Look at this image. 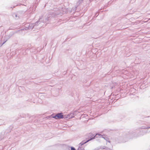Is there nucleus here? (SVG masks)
<instances>
[{
  "instance_id": "nucleus-1",
  "label": "nucleus",
  "mask_w": 150,
  "mask_h": 150,
  "mask_svg": "<svg viewBox=\"0 0 150 150\" xmlns=\"http://www.w3.org/2000/svg\"><path fill=\"white\" fill-rule=\"evenodd\" d=\"M60 13L61 11L59 9L57 8H54L52 12H51L45 18H41V19L40 20V22L43 23H46V24H48L50 22L51 17H55Z\"/></svg>"
},
{
  "instance_id": "nucleus-2",
  "label": "nucleus",
  "mask_w": 150,
  "mask_h": 150,
  "mask_svg": "<svg viewBox=\"0 0 150 150\" xmlns=\"http://www.w3.org/2000/svg\"><path fill=\"white\" fill-rule=\"evenodd\" d=\"M144 132L142 129H137L134 131H130L127 134V137L130 139L137 137L143 136Z\"/></svg>"
},
{
  "instance_id": "nucleus-3",
  "label": "nucleus",
  "mask_w": 150,
  "mask_h": 150,
  "mask_svg": "<svg viewBox=\"0 0 150 150\" xmlns=\"http://www.w3.org/2000/svg\"><path fill=\"white\" fill-rule=\"evenodd\" d=\"M98 137L103 138L106 141L108 142L109 143H110V142L109 140V139L105 135H101L99 133H97L93 137L87 140L86 141H85V140H83V141L80 144L81 145H83L89 141L93 139H94L95 137L98 138Z\"/></svg>"
},
{
  "instance_id": "nucleus-4",
  "label": "nucleus",
  "mask_w": 150,
  "mask_h": 150,
  "mask_svg": "<svg viewBox=\"0 0 150 150\" xmlns=\"http://www.w3.org/2000/svg\"><path fill=\"white\" fill-rule=\"evenodd\" d=\"M52 117L56 119H63V114L62 112L57 113L55 115L53 116Z\"/></svg>"
},
{
  "instance_id": "nucleus-5",
  "label": "nucleus",
  "mask_w": 150,
  "mask_h": 150,
  "mask_svg": "<svg viewBox=\"0 0 150 150\" xmlns=\"http://www.w3.org/2000/svg\"><path fill=\"white\" fill-rule=\"evenodd\" d=\"M31 23L29 24V23H27L25 25V28L21 29L19 30L20 31H23L24 30H27L28 29H32L33 28L31 25Z\"/></svg>"
},
{
  "instance_id": "nucleus-6",
  "label": "nucleus",
  "mask_w": 150,
  "mask_h": 150,
  "mask_svg": "<svg viewBox=\"0 0 150 150\" xmlns=\"http://www.w3.org/2000/svg\"><path fill=\"white\" fill-rule=\"evenodd\" d=\"M41 19V18H40L39 20L35 23H31V25L33 28H35L40 23V20Z\"/></svg>"
},
{
  "instance_id": "nucleus-7",
  "label": "nucleus",
  "mask_w": 150,
  "mask_h": 150,
  "mask_svg": "<svg viewBox=\"0 0 150 150\" xmlns=\"http://www.w3.org/2000/svg\"><path fill=\"white\" fill-rule=\"evenodd\" d=\"M13 128V125H11L9 127L8 129H7L4 132V134L5 133H8L11 132V130Z\"/></svg>"
},
{
  "instance_id": "nucleus-8",
  "label": "nucleus",
  "mask_w": 150,
  "mask_h": 150,
  "mask_svg": "<svg viewBox=\"0 0 150 150\" xmlns=\"http://www.w3.org/2000/svg\"><path fill=\"white\" fill-rule=\"evenodd\" d=\"M83 0H78V1L76 3L77 6L76 7V8L77 7L80 5V4L83 2Z\"/></svg>"
},
{
  "instance_id": "nucleus-9",
  "label": "nucleus",
  "mask_w": 150,
  "mask_h": 150,
  "mask_svg": "<svg viewBox=\"0 0 150 150\" xmlns=\"http://www.w3.org/2000/svg\"><path fill=\"white\" fill-rule=\"evenodd\" d=\"M95 136V135H94V134H92L91 133H90L88 134V137L89 138H90V139L91 138ZM89 139H90V138H89ZM88 139H87V138H86V140H85V141H86V140H88Z\"/></svg>"
},
{
  "instance_id": "nucleus-10",
  "label": "nucleus",
  "mask_w": 150,
  "mask_h": 150,
  "mask_svg": "<svg viewBox=\"0 0 150 150\" xmlns=\"http://www.w3.org/2000/svg\"><path fill=\"white\" fill-rule=\"evenodd\" d=\"M82 142H81L79 144V146L78 148L77 149V150H83L84 149L81 146L82 145H81L80 144Z\"/></svg>"
},
{
  "instance_id": "nucleus-11",
  "label": "nucleus",
  "mask_w": 150,
  "mask_h": 150,
  "mask_svg": "<svg viewBox=\"0 0 150 150\" xmlns=\"http://www.w3.org/2000/svg\"><path fill=\"white\" fill-rule=\"evenodd\" d=\"M22 53L23 55H25L26 54V49H23L22 50Z\"/></svg>"
},
{
  "instance_id": "nucleus-12",
  "label": "nucleus",
  "mask_w": 150,
  "mask_h": 150,
  "mask_svg": "<svg viewBox=\"0 0 150 150\" xmlns=\"http://www.w3.org/2000/svg\"><path fill=\"white\" fill-rule=\"evenodd\" d=\"M1 135H0V141L2 139H3L4 137V136L2 135L3 132H1Z\"/></svg>"
},
{
  "instance_id": "nucleus-13",
  "label": "nucleus",
  "mask_w": 150,
  "mask_h": 150,
  "mask_svg": "<svg viewBox=\"0 0 150 150\" xmlns=\"http://www.w3.org/2000/svg\"><path fill=\"white\" fill-rule=\"evenodd\" d=\"M72 114V113H70L69 114L67 115L66 116H67L68 118H69V119L71 118H72V117H71L70 116H69V115H71Z\"/></svg>"
},
{
  "instance_id": "nucleus-14",
  "label": "nucleus",
  "mask_w": 150,
  "mask_h": 150,
  "mask_svg": "<svg viewBox=\"0 0 150 150\" xmlns=\"http://www.w3.org/2000/svg\"><path fill=\"white\" fill-rule=\"evenodd\" d=\"M4 120H0V125H2L4 123Z\"/></svg>"
},
{
  "instance_id": "nucleus-15",
  "label": "nucleus",
  "mask_w": 150,
  "mask_h": 150,
  "mask_svg": "<svg viewBox=\"0 0 150 150\" xmlns=\"http://www.w3.org/2000/svg\"><path fill=\"white\" fill-rule=\"evenodd\" d=\"M150 128V126H148L147 127H142V129H149Z\"/></svg>"
},
{
  "instance_id": "nucleus-16",
  "label": "nucleus",
  "mask_w": 150,
  "mask_h": 150,
  "mask_svg": "<svg viewBox=\"0 0 150 150\" xmlns=\"http://www.w3.org/2000/svg\"><path fill=\"white\" fill-rule=\"evenodd\" d=\"M63 119L64 118H68V117H67V116H66V115H63Z\"/></svg>"
},
{
  "instance_id": "nucleus-17",
  "label": "nucleus",
  "mask_w": 150,
  "mask_h": 150,
  "mask_svg": "<svg viewBox=\"0 0 150 150\" xmlns=\"http://www.w3.org/2000/svg\"><path fill=\"white\" fill-rule=\"evenodd\" d=\"M71 150H76V149L73 146L71 147Z\"/></svg>"
},
{
  "instance_id": "nucleus-18",
  "label": "nucleus",
  "mask_w": 150,
  "mask_h": 150,
  "mask_svg": "<svg viewBox=\"0 0 150 150\" xmlns=\"http://www.w3.org/2000/svg\"><path fill=\"white\" fill-rule=\"evenodd\" d=\"M15 16L16 18H17V17H18V18H16L17 19H18L19 18V16H18L16 14H15Z\"/></svg>"
},
{
  "instance_id": "nucleus-19",
  "label": "nucleus",
  "mask_w": 150,
  "mask_h": 150,
  "mask_svg": "<svg viewBox=\"0 0 150 150\" xmlns=\"http://www.w3.org/2000/svg\"><path fill=\"white\" fill-rule=\"evenodd\" d=\"M108 148L107 147H106V146H104V147L103 148V149H108Z\"/></svg>"
},
{
  "instance_id": "nucleus-20",
  "label": "nucleus",
  "mask_w": 150,
  "mask_h": 150,
  "mask_svg": "<svg viewBox=\"0 0 150 150\" xmlns=\"http://www.w3.org/2000/svg\"><path fill=\"white\" fill-rule=\"evenodd\" d=\"M69 116H70L71 117H72V118L74 117V116H73V114H72L71 115H70Z\"/></svg>"
},
{
  "instance_id": "nucleus-21",
  "label": "nucleus",
  "mask_w": 150,
  "mask_h": 150,
  "mask_svg": "<svg viewBox=\"0 0 150 150\" xmlns=\"http://www.w3.org/2000/svg\"><path fill=\"white\" fill-rule=\"evenodd\" d=\"M7 41V40H6L4 42H3L2 43L1 45H3Z\"/></svg>"
},
{
  "instance_id": "nucleus-22",
  "label": "nucleus",
  "mask_w": 150,
  "mask_h": 150,
  "mask_svg": "<svg viewBox=\"0 0 150 150\" xmlns=\"http://www.w3.org/2000/svg\"><path fill=\"white\" fill-rule=\"evenodd\" d=\"M115 88V86H112L111 87V89H112V88Z\"/></svg>"
},
{
  "instance_id": "nucleus-23",
  "label": "nucleus",
  "mask_w": 150,
  "mask_h": 150,
  "mask_svg": "<svg viewBox=\"0 0 150 150\" xmlns=\"http://www.w3.org/2000/svg\"><path fill=\"white\" fill-rule=\"evenodd\" d=\"M106 150H111L110 149L108 148V149H107Z\"/></svg>"
},
{
  "instance_id": "nucleus-24",
  "label": "nucleus",
  "mask_w": 150,
  "mask_h": 150,
  "mask_svg": "<svg viewBox=\"0 0 150 150\" xmlns=\"http://www.w3.org/2000/svg\"><path fill=\"white\" fill-rule=\"evenodd\" d=\"M29 48V49H30L31 48L29 47H28V49Z\"/></svg>"
},
{
  "instance_id": "nucleus-25",
  "label": "nucleus",
  "mask_w": 150,
  "mask_h": 150,
  "mask_svg": "<svg viewBox=\"0 0 150 150\" xmlns=\"http://www.w3.org/2000/svg\"><path fill=\"white\" fill-rule=\"evenodd\" d=\"M98 13H96V15H97V14H98Z\"/></svg>"
},
{
  "instance_id": "nucleus-26",
  "label": "nucleus",
  "mask_w": 150,
  "mask_h": 150,
  "mask_svg": "<svg viewBox=\"0 0 150 150\" xmlns=\"http://www.w3.org/2000/svg\"><path fill=\"white\" fill-rule=\"evenodd\" d=\"M133 89L135 90V89H134V88H133Z\"/></svg>"
},
{
  "instance_id": "nucleus-27",
  "label": "nucleus",
  "mask_w": 150,
  "mask_h": 150,
  "mask_svg": "<svg viewBox=\"0 0 150 150\" xmlns=\"http://www.w3.org/2000/svg\"><path fill=\"white\" fill-rule=\"evenodd\" d=\"M93 150H96V149H94Z\"/></svg>"
},
{
  "instance_id": "nucleus-28",
  "label": "nucleus",
  "mask_w": 150,
  "mask_h": 150,
  "mask_svg": "<svg viewBox=\"0 0 150 150\" xmlns=\"http://www.w3.org/2000/svg\"><path fill=\"white\" fill-rule=\"evenodd\" d=\"M17 49H16V51H17Z\"/></svg>"
}]
</instances>
